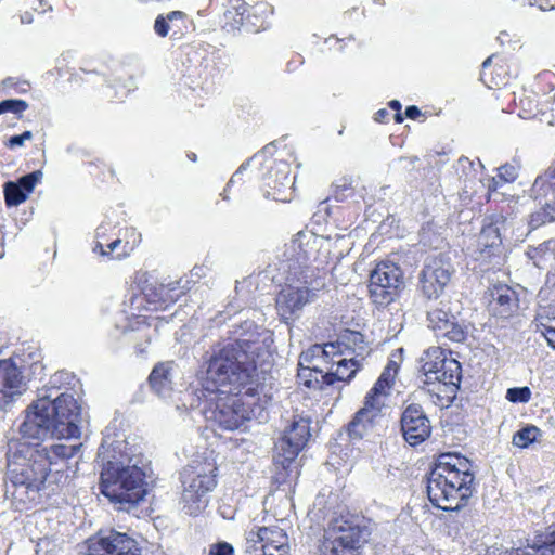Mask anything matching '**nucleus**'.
<instances>
[{
    "instance_id": "b1692460",
    "label": "nucleus",
    "mask_w": 555,
    "mask_h": 555,
    "mask_svg": "<svg viewBox=\"0 0 555 555\" xmlns=\"http://www.w3.org/2000/svg\"><path fill=\"white\" fill-rule=\"evenodd\" d=\"M362 366L359 359L352 357H340L333 361L328 372L320 371L323 384L332 385L335 379L349 382Z\"/></svg>"
},
{
    "instance_id": "4d7b16f0",
    "label": "nucleus",
    "mask_w": 555,
    "mask_h": 555,
    "mask_svg": "<svg viewBox=\"0 0 555 555\" xmlns=\"http://www.w3.org/2000/svg\"><path fill=\"white\" fill-rule=\"evenodd\" d=\"M22 23H30L31 22V15L29 13H25L21 16Z\"/></svg>"
},
{
    "instance_id": "a18cd8bd",
    "label": "nucleus",
    "mask_w": 555,
    "mask_h": 555,
    "mask_svg": "<svg viewBox=\"0 0 555 555\" xmlns=\"http://www.w3.org/2000/svg\"><path fill=\"white\" fill-rule=\"evenodd\" d=\"M325 504H326L325 494H319L315 498L314 504H313L314 509H318V512L321 513L323 515V517H325L327 515V512L325 511L326 509Z\"/></svg>"
},
{
    "instance_id": "603ef678",
    "label": "nucleus",
    "mask_w": 555,
    "mask_h": 555,
    "mask_svg": "<svg viewBox=\"0 0 555 555\" xmlns=\"http://www.w3.org/2000/svg\"><path fill=\"white\" fill-rule=\"evenodd\" d=\"M387 116H388V112H387V109L382 108V109H379V111H377V112H376V114H375V120H376V121H379V122H380V121H384V119H385Z\"/></svg>"
},
{
    "instance_id": "72a5a7b5",
    "label": "nucleus",
    "mask_w": 555,
    "mask_h": 555,
    "mask_svg": "<svg viewBox=\"0 0 555 555\" xmlns=\"http://www.w3.org/2000/svg\"><path fill=\"white\" fill-rule=\"evenodd\" d=\"M541 430L533 425H528L516 431L513 436V444L519 448H527L541 437Z\"/></svg>"
},
{
    "instance_id": "7c9ffc66",
    "label": "nucleus",
    "mask_w": 555,
    "mask_h": 555,
    "mask_svg": "<svg viewBox=\"0 0 555 555\" xmlns=\"http://www.w3.org/2000/svg\"><path fill=\"white\" fill-rule=\"evenodd\" d=\"M176 291H177V288L170 287V284L169 285L162 284L155 289L154 293L146 294V296L149 298H151L150 299L151 301L158 305L155 307L156 309H158V308L165 309L169 304L177 301L179 294L176 293Z\"/></svg>"
},
{
    "instance_id": "c756f323",
    "label": "nucleus",
    "mask_w": 555,
    "mask_h": 555,
    "mask_svg": "<svg viewBox=\"0 0 555 555\" xmlns=\"http://www.w3.org/2000/svg\"><path fill=\"white\" fill-rule=\"evenodd\" d=\"M398 364L395 361H390L384 369L379 378L374 384L372 391L388 397L390 389L393 385L395 377L397 375Z\"/></svg>"
},
{
    "instance_id": "9d476101",
    "label": "nucleus",
    "mask_w": 555,
    "mask_h": 555,
    "mask_svg": "<svg viewBox=\"0 0 555 555\" xmlns=\"http://www.w3.org/2000/svg\"><path fill=\"white\" fill-rule=\"evenodd\" d=\"M42 369L39 362L27 365L21 356L0 361V411L20 398L27 390V371Z\"/></svg>"
},
{
    "instance_id": "052dcab7",
    "label": "nucleus",
    "mask_w": 555,
    "mask_h": 555,
    "mask_svg": "<svg viewBox=\"0 0 555 555\" xmlns=\"http://www.w3.org/2000/svg\"><path fill=\"white\" fill-rule=\"evenodd\" d=\"M491 62H492V56L487 57L482 63V67L486 68V67L490 66Z\"/></svg>"
},
{
    "instance_id": "e433bc0d",
    "label": "nucleus",
    "mask_w": 555,
    "mask_h": 555,
    "mask_svg": "<svg viewBox=\"0 0 555 555\" xmlns=\"http://www.w3.org/2000/svg\"><path fill=\"white\" fill-rule=\"evenodd\" d=\"M41 178V171H33L20 178L15 183L18 184L23 191H25L26 196L28 197Z\"/></svg>"
},
{
    "instance_id": "bf43d9fd",
    "label": "nucleus",
    "mask_w": 555,
    "mask_h": 555,
    "mask_svg": "<svg viewBox=\"0 0 555 555\" xmlns=\"http://www.w3.org/2000/svg\"><path fill=\"white\" fill-rule=\"evenodd\" d=\"M199 400H201V398H199V397L196 399V402H195V400H193V401L190 403L191 409L199 408V405H201Z\"/></svg>"
},
{
    "instance_id": "aec40b11",
    "label": "nucleus",
    "mask_w": 555,
    "mask_h": 555,
    "mask_svg": "<svg viewBox=\"0 0 555 555\" xmlns=\"http://www.w3.org/2000/svg\"><path fill=\"white\" fill-rule=\"evenodd\" d=\"M401 430L410 446H418L430 436V422L422 406L410 404L405 408L401 416Z\"/></svg>"
},
{
    "instance_id": "8fccbe9b",
    "label": "nucleus",
    "mask_w": 555,
    "mask_h": 555,
    "mask_svg": "<svg viewBox=\"0 0 555 555\" xmlns=\"http://www.w3.org/2000/svg\"><path fill=\"white\" fill-rule=\"evenodd\" d=\"M543 214L537 212L531 216V223H533L534 227H538L541 223H544L545 220L541 217Z\"/></svg>"
},
{
    "instance_id": "f3484780",
    "label": "nucleus",
    "mask_w": 555,
    "mask_h": 555,
    "mask_svg": "<svg viewBox=\"0 0 555 555\" xmlns=\"http://www.w3.org/2000/svg\"><path fill=\"white\" fill-rule=\"evenodd\" d=\"M318 254V238L311 233L298 232L287 244L285 257L287 261L288 273L294 271V266L297 267V272L307 269L318 270L312 263L317 260Z\"/></svg>"
},
{
    "instance_id": "0e129e2a",
    "label": "nucleus",
    "mask_w": 555,
    "mask_h": 555,
    "mask_svg": "<svg viewBox=\"0 0 555 555\" xmlns=\"http://www.w3.org/2000/svg\"><path fill=\"white\" fill-rule=\"evenodd\" d=\"M191 159H192L193 162H195V160H196V155H195V154H193V156H191Z\"/></svg>"
},
{
    "instance_id": "6ab92c4d",
    "label": "nucleus",
    "mask_w": 555,
    "mask_h": 555,
    "mask_svg": "<svg viewBox=\"0 0 555 555\" xmlns=\"http://www.w3.org/2000/svg\"><path fill=\"white\" fill-rule=\"evenodd\" d=\"M331 538H337L344 545L358 552V548L367 541L370 531L358 518H336L330 521L325 529Z\"/></svg>"
},
{
    "instance_id": "f257e3e1",
    "label": "nucleus",
    "mask_w": 555,
    "mask_h": 555,
    "mask_svg": "<svg viewBox=\"0 0 555 555\" xmlns=\"http://www.w3.org/2000/svg\"><path fill=\"white\" fill-rule=\"evenodd\" d=\"M273 333L266 328H255L242 338L229 341L214 349L208 361L206 387L209 395L236 393L255 387L253 376L260 367L271 364L273 357Z\"/></svg>"
},
{
    "instance_id": "4c0bfd02",
    "label": "nucleus",
    "mask_w": 555,
    "mask_h": 555,
    "mask_svg": "<svg viewBox=\"0 0 555 555\" xmlns=\"http://www.w3.org/2000/svg\"><path fill=\"white\" fill-rule=\"evenodd\" d=\"M506 399L511 402L527 403L531 399V390L527 386L509 388L506 392Z\"/></svg>"
},
{
    "instance_id": "37998d69",
    "label": "nucleus",
    "mask_w": 555,
    "mask_h": 555,
    "mask_svg": "<svg viewBox=\"0 0 555 555\" xmlns=\"http://www.w3.org/2000/svg\"><path fill=\"white\" fill-rule=\"evenodd\" d=\"M33 139V133L31 131H25L23 132L22 134L20 135H13L9 139L7 145L10 147V149H14V147H17V146H23L24 143L26 141H29Z\"/></svg>"
},
{
    "instance_id": "13d9d810",
    "label": "nucleus",
    "mask_w": 555,
    "mask_h": 555,
    "mask_svg": "<svg viewBox=\"0 0 555 555\" xmlns=\"http://www.w3.org/2000/svg\"><path fill=\"white\" fill-rule=\"evenodd\" d=\"M245 553H246V555H263V554L258 553V551H257V550H254V551H251V550H246V552H245ZM268 555H275V554H270V553H268ZM283 555H284V554H283Z\"/></svg>"
},
{
    "instance_id": "864d4df0",
    "label": "nucleus",
    "mask_w": 555,
    "mask_h": 555,
    "mask_svg": "<svg viewBox=\"0 0 555 555\" xmlns=\"http://www.w3.org/2000/svg\"><path fill=\"white\" fill-rule=\"evenodd\" d=\"M121 241L120 240H115L114 242L109 243L107 245V251H108V255L114 251L119 245H120Z\"/></svg>"
},
{
    "instance_id": "9b49d317",
    "label": "nucleus",
    "mask_w": 555,
    "mask_h": 555,
    "mask_svg": "<svg viewBox=\"0 0 555 555\" xmlns=\"http://www.w3.org/2000/svg\"><path fill=\"white\" fill-rule=\"evenodd\" d=\"M402 279V271L396 263L390 261L377 263L369 280V292L372 301L383 307L392 302L403 283Z\"/></svg>"
},
{
    "instance_id": "1a4fd4ad",
    "label": "nucleus",
    "mask_w": 555,
    "mask_h": 555,
    "mask_svg": "<svg viewBox=\"0 0 555 555\" xmlns=\"http://www.w3.org/2000/svg\"><path fill=\"white\" fill-rule=\"evenodd\" d=\"M422 383L449 388L452 393L459 388L462 369L457 360L447 356L440 347L428 348L420 359Z\"/></svg>"
},
{
    "instance_id": "f8f14e48",
    "label": "nucleus",
    "mask_w": 555,
    "mask_h": 555,
    "mask_svg": "<svg viewBox=\"0 0 555 555\" xmlns=\"http://www.w3.org/2000/svg\"><path fill=\"white\" fill-rule=\"evenodd\" d=\"M86 544L87 555H141L138 542L115 529L100 530Z\"/></svg>"
},
{
    "instance_id": "423d86ee",
    "label": "nucleus",
    "mask_w": 555,
    "mask_h": 555,
    "mask_svg": "<svg viewBox=\"0 0 555 555\" xmlns=\"http://www.w3.org/2000/svg\"><path fill=\"white\" fill-rule=\"evenodd\" d=\"M209 401L214 408L203 409L206 420L219 425L225 430L240 429L245 422L254 415V398L257 396L256 387H247L246 390L236 393H212Z\"/></svg>"
},
{
    "instance_id": "f03ea898",
    "label": "nucleus",
    "mask_w": 555,
    "mask_h": 555,
    "mask_svg": "<svg viewBox=\"0 0 555 555\" xmlns=\"http://www.w3.org/2000/svg\"><path fill=\"white\" fill-rule=\"evenodd\" d=\"M81 444H40L11 441L8 450L7 478L13 486L33 491L50 489L54 492L67 479V461Z\"/></svg>"
},
{
    "instance_id": "4be33fe9",
    "label": "nucleus",
    "mask_w": 555,
    "mask_h": 555,
    "mask_svg": "<svg viewBox=\"0 0 555 555\" xmlns=\"http://www.w3.org/2000/svg\"><path fill=\"white\" fill-rule=\"evenodd\" d=\"M512 225V221L502 215L487 217L478 237V244L482 251L486 249L499 247L503 237Z\"/></svg>"
},
{
    "instance_id": "ea45409f",
    "label": "nucleus",
    "mask_w": 555,
    "mask_h": 555,
    "mask_svg": "<svg viewBox=\"0 0 555 555\" xmlns=\"http://www.w3.org/2000/svg\"><path fill=\"white\" fill-rule=\"evenodd\" d=\"M27 107L28 104L24 100L10 99L0 102V111L2 114L7 112L18 114L26 111Z\"/></svg>"
},
{
    "instance_id": "a19ab883",
    "label": "nucleus",
    "mask_w": 555,
    "mask_h": 555,
    "mask_svg": "<svg viewBox=\"0 0 555 555\" xmlns=\"http://www.w3.org/2000/svg\"><path fill=\"white\" fill-rule=\"evenodd\" d=\"M209 555H234V547L224 541L210 545Z\"/></svg>"
},
{
    "instance_id": "393cba45",
    "label": "nucleus",
    "mask_w": 555,
    "mask_h": 555,
    "mask_svg": "<svg viewBox=\"0 0 555 555\" xmlns=\"http://www.w3.org/2000/svg\"><path fill=\"white\" fill-rule=\"evenodd\" d=\"M171 369L170 362L159 363L150 374V385L159 397H167L171 390Z\"/></svg>"
},
{
    "instance_id": "58836bf2",
    "label": "nucleus",
    "mask_w": 555,
    "mask_h": 555,
    "mask_svg": "<svg viewBox=\"0 0 555 555\" xmlns=\"http://www.w3.org/2000/svg\"><path fill=\"white\" fill-rule=\"evenodd\" d=\"M321 370L318 369H310L309 366L305 367L300 364V369L298 372V377L304 382V384L307 387H313L314 383H319V376L321 377V374L319 373Z\"/></svg>"
},
{
    "instance_id": "4468645a",
    "label": "nucleus",
    "mask_w": 555,
    "mask_h": 555,
    "mask_svg": "<svg viewBox=\"0 0 555 555\" xmlns=\"http://www.w3.org/2000/svg\"><path fill=\"white\" fill-rule=\"evenodd\" d=\"M427 324L438 338L461 343L466 338V328L451 311L450 302L441 300L427 309Z\"/></svg>"
},
{
    "instance_id": "a878e982",
    "label": "nucleus",
    "mask_w": 555,
    "mask_h": 555,
    "mask_svg": "<svg viewBox=\"0 0 555 555\" xmlns=\"http://www.w3.org/2000/svg\"><path fill=\"white\" fill-rule=\"evenodd\" d=\"M338 344L346 348L347 357L357 358L360 362H363L369 353L364 336L359 332L347 331L340 336Z\"/></svg>"
},
{
    "instance_id": "473e14b6",
    "label": "nucleus",
    "mask_w": 555,
    "mask_h": 555,
    "mask_svg": "<svg viewBox=\"0 0 555 555\" xmlns=\"http://www.w3.org/2000/svg\"><path fill=\"white\" fill-rule=\"evenodd\" d=\"M496 177L488 179L487 186L489 191H496L502 184L513 182L517 178V169L513 165L500 167Z\"/></svg>"
},
{
    "instance_id": "412c9836",
    "label": "nucleus",
    "mask_w": 555,
    "mask_h": 555,
    "mask_svg": "<svg viewBox=\"0 0 555 555\" xmlns=\"http://www.w3.org/2000/svg\"><path fill=\"white\" fill-rule=\"evenodd\" d=\"M385 396L372 390L366 395L364 406L359 410L348 425V434L353 439H361L372 427L375 417L380 413L386 401Z\"/></svg>"
},
{
    "instance_id": "a211bd4d",
    "label": "nucleus",
    "mask_w": 555,
    "mask_h": 555,
    "mask_svg": "<svg viewBox=\"0 0 555 555\" xmlns=\"http://www.w3.org/2000/svg\"><path fill=\"white\" fill-rule=\"evenodd\" d=\"M310 437V426L306 418L294 420L275 444L278 461L284 466L293 462Z\"/></svg>"
},
{
    "instance_id": "e2e57ef3",
    "label": "nucleus",
    "mask_w": 555,
    "mask_h": 555,
    "mask_svg": "<svg viewBox=\"0 0 555 555\" xmlns=\"http://www.w3.org/2000/svg\"><path fill=\"white\" fill-rule=\"evenodd\" d=\"M31 5H35L36 2L42 3L43 0H29Z\"/></svg>"
},
{
    "instance_id": "6e6552de",
    "label": "nucleus",
    "mask_w": 555,
    "mask_h": 555,
    "mask_svg": "<svg viewBox=\"0 0 555 555\" xmlns=\"http://www.w3.org/2000/svg\"><path fill=\"white\" fill-rule=\"evenodd\" d=\"M317 272L313 269H307L288 273L287 284L276 296V309L281 318L289 320L298 318L304 307L315 300L318 285L314 286Z\"/></svg>"
},
{
    "instance_id": "49530a36",
    "label": "nucleus",
    "mask_w": 555,
    "mask_h": 555,
    "mask_svg": "<svg viewBox=\"0 0 555 555\" xmlns=\"http://www.w3.org/2000/svg\"><path fill=\"white\" fill-rule=\"evenodd\" d=\"M543 249V245H540V247H531L528 249L527 251V256L533 260V263L535 266H540V260H539V257H540V253L542 251Z\"/></svg>"
},
{
    "instance_id": "6e6d98bb",
    "label": "nucleus",
    "mask_w": 555,
    "mask_h": 555,
    "mask_svg": "<svg viewBox=\"0 0 555 555\" xmlns=\"http://www.w3.org/2000/svg\"><path fill=\"white\" fill-rule=\"evenodd\" d=\"M243 167H241L231 178V180L229 181L228 183V186H230V184L234 183L236 178L240 176L241 171H242Z\"/></svg>"
},
{
    "instance_id": "39448f33",
    "label": "nucleus",
    "mask_w": 555,
    "mask_h": 555,
    "mask_svg": "<svg viewBox=\"0 0 555 555\" xmlns=\"http://www.w3.org/2000/svg\"><path fill=\"white\" fill-rule=\"evenodd\" d=\"M144 478L138 461L130 459L127 464L108 461L101 472V492L111 502L120 504V509H129L146 495Z\"/></svg>"
},
{
    "instance_id": "0eeeda50",
    "label": "nucleus",
    "mask_w": 555,
    "mask_h": 555,
    "mask_svg": "<svg viewBox=\"0 0 555 555\" xmlns=\"http://www.w3.org/2000/svg\"><path fill=\"white\" fill-rule=\"evenodd\" d=\"M216 466L212 463L193 461L182 472V509L190 516H197L206 509L209 493L215 489Z\"/></svg>"
},
{
    "instance_id": "09e8293b",
    "label": "nucleus",
    "mask_w": 555,
    "mask_h": 555,
    "mask_svg": "<svg viewBox=\"0 0 555 555\" xmlns=\"http://www.w3.org/2000/svg\"><path fill=\"white\" fill-rule=\"evenodd\" d=\"M405 116L410 119H416L418 116H421V111L415 105H410L405 108Z\"/></svg>"
},
{
    "instance_id": "f704fd0d",
    "label": "nucleus",
    "mask_w": 555,
    "mask_h": 555,
    "mask_svg": "<svg viewBox=\"0 0 555 555\" xmlns=\"http://www.w3.org/2000/svg\"><path fill=\"white\" fill-rule=\"evenodd\" d=\"M4 196L8 206H17L25 202L27 196L25 191L14 182H7L4 185Z\"/></svg>"
},
{
    "instance_id": "79ce46f5",
    "label": "nucleus",
    "mask_w": 555,
    "mask_h": 555,
    "mask_svg": "<svg viewBox=\"0 0 555 555\" xmlns=\"http://www.w3.org/2000/svg\"><path fill=\"white\" fill-rule=\"evenodd\" d=\"M545 183L550 184V188H555V168L547 171L544 177H539L533 184V191H538L544 186Z\"/></svg>"
},
{
    "instance_id": "5fc2aeb1",
    "label": "nucleus",
    "mask_w": 555,
    "mask_h": 555,
    "mask_svg": "<svg viewBox=\"0 0 555 555\" xmlns=\"http://www.w3.org/2000/svg\"><path fill=\"white\" fill-rule=\"evenodd\" d=\"M93 251L100 253L102 256L108 255V251L104 249L103 245L101 243H96V245L93 248Z\"/></svg>"
},
{
    "instance_id": "680f3d73",
    "label": "nucleus",
    "mask_w": 555,
    "mask_h": 555,
    "mask_svg": "<svg viewBox=\"0 0 555 555\" xmlns=\"http://www.w3.org/2000/svg\"><path fill=\"white\" fill-rule=\"evenodd\" d=\"M41 7H46V3H40ZM52 10V7L49 5L47 9L46 8H42V12H46V11H51Z\"/></svg>"
},
{
    "instance_id": "ddd939ff",
    "label": "nucleus",
    "mask_w": 555,
    "mask_h": 555,
    "mask_svg": "<svg viewBox=\"0 0 555 555\" xmlns=\"http://www.w3.org/2000/svg\"><path fill=\"white\" fill-rule=\"evenodd\" d=\"M453 273L454 268L448 257H429L420 276L423 295L428 299L438 298L451 282Z\"/></svg>"
},
{
    "instance_id": "c85d7f7f",
    "label": "nucleus",
    "mask_w": 555,
    "mask_h": 555,
    "mask_svg": "<svg viewBox=\"0 0 555 555\" xmlns=\"http://www.w3.org/2000/svg\"><path fill=\"white\" fill-rule=\"evenodd\" d=\"M537 328L555 349V308L544 309L538 314Z\"/></svg>"
},
{
    "instance_id": "bb28decb",
    "label": "nucleus",
    "mask_w": 555,
    "mask_h": 555,
    "mask_svg": "<svg viewBox=\"0 0 555 555\" xmlns=\"http://www.w3.org/2000/svg\"><path fill=\"white\" fill-rule=\"evenodd\" d=\"M247 3L243 0H231L224 12V28L228 31L240 29L244 24Z\"/></svg>"
},
{
    "instance_id": "69168bd1",
    "label": "nucleus",
    "mask_w": 555,
    "mask_h": 555,
    "mask_svg": "<svg viewBox=\"0 0 555 555\" xmlns=\"http://www.w3.org/2000/svg\"><path fill=\"white\" fill-rule=\"evenodd\" d=\"M520 104L524 106L525 105V100H520Z\"/></svg>"
},
{
    "instance_id": "cd10ccee",
    "label": "nucleus",
    "mask_w": 555,
    "mask_h": 555,
    "mask_svg": "<svg viewBox=\"0 0 555 555\" xmlns=\"http://www.w3.org/2000/svg\"><path fill=\"white\" fill-rule=\"evenodd\" d=\"M555 553V527H550L545 533L539 534L528 546L525 555H554Z\"/></svg>"
},
{
    "instance_id": "dca6fc26",
    "label": "nucleus",
    "mask_w": 555,
    "mask_h": 555,
    "mask_svg": "<svg viewBox=\"0 0 555 555\" xmlns=\"http://www.w3.org/2000/svg\"><path fill=\"white\" fill-rule=\"evenodd\" d=\"M270 163L263 177V195L276 202H289L295 182V178L291 177V166L284 160H272Z\"/></svg>"
},
{
    "instance_id": "c9c22d12",
    "label": "nucleus",
    "mask_w": 555,
    "mask_h": 555,
    "mask_svg": "<svg viewBox=\"0 0 555 555\" xmlns=\"http://www.w3.org/2000/svg\"><path fill=\"white\" fill-rule=\"evenodd\" d=\"M341 345H335V344H326L324 346L314 345L310 352L314 358H322L325 361H335L334 357L339 353V358L343 357V350H340Z\"/></svg>"
},
{
    "instance_id": "de8ad7c7",
    "label": "nucleus",
    "mask_w": 555,
    "mask_h": 555,
    "mask_svg": "<svg viewBox=\"0 0 555 555\" xmlns=\"http://www.w3.org/2000/svg\"><path fill=\"white\" fill-rule=\"evenodd\" d=\"M389 106L396 111V115H395V119L397 122H402L403 121V117L402 115L400 114V109H401V103L398 101V100H392L390 103H389Z\"/></svg>"
},
{
    "instance_id": "3c124183",
    "label": "nucleus",
    "mask_w": 555,
    "mask_h": 555,
    "mask_svg": "<svg viewBox=\"0 0 555 555\" xmlns=\"http://www.w3.org/2000/svg\"><path fill=\"white\" fill-rule=\"evenodd\" d=\"M184 16V13L181 11H172L169 12L166 16L167 21H173L175 18H182Z\"/></svg>"
},
{
    "instance_id": "c03bdc74",
    "label": "nucleus",
    "mask_w": 555,
    "mask_h": 555,
    "mask_svg": "<svg viewBox=\"0 0 555 555\" xmlns=\"http://www.w3.org/2000/svg\"><path fill=\"white\" fill-rule=\"evenodd\" d=\"M154 30L160 37H166L169 33L168 21L165 16L158 15L154 23Z\"/></svg>"
},
{
    "instance_id": "2eb2a0df",
    "label": "nucleus",
    "mask_w": 555,
    "mask_h": 555,
    "mask_svg": "<svg viewBox=\"0 0 555 555\" xmlns=\"http://www.w3.org/2000/svg\"><path fill=\"white\" fill-rule=\"evenodd\" d=\"M246 550H257L268 555H289V539L285 529L279 526H254L246 532Z\"/></svg>"
},
{
    "instance_id": "7ed1b4c3",
    "label": "nucleus",
    "mask_w": 555,
    "mask_h": 555,
    "mask_svg": "<svg viewBox=\"0 0 555 555\" xmlns=\"http://www.w3.org/2000/svg\"><path fill=\"white\" fill-rule=\"evenodd\" d=\"M69 378L66 372L54 374L48 385L38 390L20 433L24 439L72 438L79 435L81 406L74 395L62 391L61 383Z\"/></svg>"
},
{
    "instance_id": "5701e85b",
    "label": "nucleus",
    "mask_w": 555,
    "mask_h": 555,
    "mask_svg": "<svg viewBox=\"0 0 555 555\" xmlns=\"http://www.w3.org/2000/svg\"><path fill=\"white\" fill-rule=\"evenodd\" d=\"M489 296V309L500 318H508L518 306L516 292L506 284L493 285Z\"/></svg>"
},
{
    "instance_id": "20e7f679",
    "label": "nucleus",
    "mask_w": 555,
    "mask_h": 555,
    "mask_svg": "<svg viewBox=\"0 0 555 555\" xmlns=\"http://www.w3.org/2000/svg\"><path fill=\"white\" fill-rule=\"evenodd\" d=\"M474 480L468 460L456 454H441L427 478L428 499L443 511L459 509L472 496Z\"/></svg>"
},
{
    "instance_id": "2f4dec72",
    "label": "nucleus",
    "mask_w": 555,
    "mask_h": 555,
    "mask_svg": "<svg viewBox=\"0 0 555 555\" xmlns=\"http://www.w3.org/2000/svg\"><path fill=\"white\" fill-rule=\"evenodd\" d=\"M320 552L321 555H359L354 550L340 543L337 538H331L330 534H326V531L324 532V540Z\"/></svg>"
}]
</instances>
